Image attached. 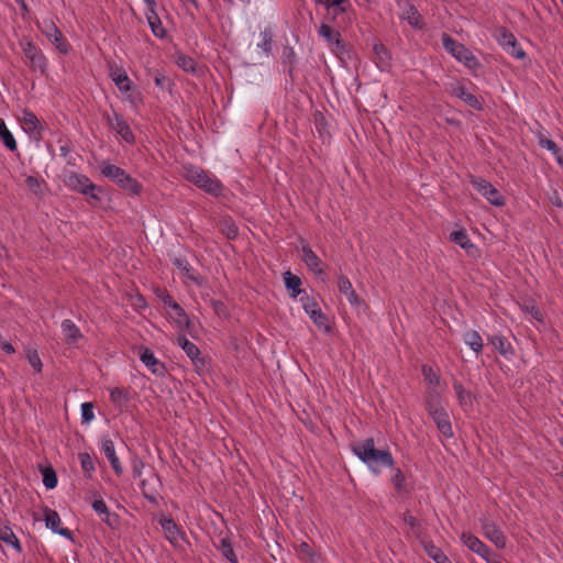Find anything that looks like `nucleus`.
<instances>
[{
	"label": "nucleus",
	"mask_w": 563,
	"mask_h": 563,
	"mask_svg": "<svg viewBox=\"0 0 563 563\" xmlns=\"http://www.w3.org/2000/svg\"><path fill=\"white\" fill-rule=\"evenodd\" d=\"M100 172L104 177L115 183L123 190L132 195L140 194L141 185L121 167L110 163H102L100 165Z\"/></svg>",
	"instance_id": "20e7f679"
},
{
	"label": "nucleus",
	"mask_w": 563,
	"mask_h": 563,
	"mask_svg": "<svg viewBox=\"0 0 563 563\" xmlns=\"http://www.w3.org/2000/svg\"><path fill=\"white\" fill-rule=\"evenodd\" d=\"M390 481L398 494H406L410 490V485L400 468L391 467Z\"/></svg>",
	"instance_id": "bb28decb"
},
{
	"label": "nucleus",
	"mask_w": 563,
	"mask_h": 563,
	"mask_svg": "<svg viewBox=\"0 0 563 563\" xmlns=\"http://www.w3.org/2000/svg\"><path fill=\"white\" fill-rule=\"evenodd\" d=\"M450 240L465 250L470 255L474 256L478 251L463 229L451 232Z\"/></svg>",
	"instance_id": "b1692460"
},
{
	"label": "nucleus",
	"mask_w": 563,
	"mask_h": 563,
	"mask_svg": "<svg viewBox=\"0 0 563 563\" xmlns=\"http://www.w3.org/2000/svg\"><path fill=\"white\" fill-rule=\"evenodd\" d=\"M44 520L46 528L51 529L54 533L70 538V531L66 528H59L62 521L57 511L53 509H45Z\"/></svg>",
	"instance_id": "412c9836"
},
{
	"label": "nucleus",
	"mask_w": 563,
	"mask_h": 563,
	"mask_svg": "<svg viewBox=\"0 0 563 563\" xmlns=\"http://www.w3.org/2000/svg\"><path fill=\"white\" fill-rule=\"evenodd\" d=\"M471 184L490 205L495 207L505 205L504 196L486 179L473 178Z\"/></svg>",
	"instance_id": "1a4fd4ad"
},
{
	"label": "nucleus",
	"mask_w": 563,
	"mask_h": 563,
	"mask_svg": "<svg viewBox=\"0 0 563 563\" xmlns=\"http://www.w3.org/2000/svg\"><path fill=\"white\" fill-rule=\"evenodd\" d=\"M284 283L292 298H297L301 294V279L290 272L284 273Z\"/></svg>",
	"instance_id": "7c9ffc66"
},
{
	"label": "nucleus",
	"mask_w": 563,
	"mask_h": 563,
	"mask_svg": "<svg viewBox=\"0 0 563 563\" xmlns=\"http://www.w3.org/2000/svg\"><path fill=\"white\" fill-rule=\"evenodd\" d=\"M184 175L188 181L210 195L219 196L222 192L220 180L198 166H185Z\"/></svg>",
	"instance_id": "7ed1b4c3"
},
{
	"label": "nucleus",
	"mask_w": 563,
	"mask_h": 563,
	"mask_svg": "<svg viewBox=\"0 0 563 563\" xmlns=\"http://www.w3.org/2000/svg\"><path fill=\"white\" fill-rule=\"evenodd\" d=\"M92 508L96 511V514L101 517L102 521L107 522L108 525H111L108 507L102 499H96L92 503Z\"/></svg>",
	"instance_id": "58836bf2"
},
{
	"label": "nucleus",
	"mask_w": 563,
	"mask_h": 563,
	"mask_svg": "<svg viewBox=\"0 0 563 563\" xmlns=\"http://www.w3.org/2000/svg\"><path fill=\"white\" fill-rule=\"evenodd\" d=\"M318 34L327 42L331 51L335 54L342 53L344 51V44L341 41L339 31L332 29L328 24H321L318 29Z\"/></svg>",
	"instance_id": "4468645a"
},
{
	"label": "nucleus",
	"mask_w": 563,
	"mask_h": 563,
	"mask_svg": "<svg viewBox=\"0 0 563 563\" xmlns=\"http://www.w3.org/2000/svg\"><path fill=\"white\" fill-rule=\"evenodd\" d=\"M399 18L415 29H422V16L410 0H397Z\"/></svg>",
	"instance_id": "9b49d317"
},
{
	"label": "nucleus",
	"mask_w": 563,
	"mask_h": 563,
	"mask_svg": "<svg viewBox=\"0 0 563 563\" xmlns=\"http://www.w3.org/2000/svg\"><path fill=\"white\" fill-rule=\"evenodd\" d=\"M352 451L376 475L380 473L383 466H394L390 451L377 450L373 439H366L353 445Z\"/></svg>",
	"instance_id": "f257e3e1"
},
{
	"label": "nucleus",
	"mask_w": 563,
	"mask_h": 563,
	"mask_svg": "<svg viewBox=\"0 0 563 563\" xmlns=\"http://www.w3.org/2000/svg\"><path fill=\"white\" fill-rule=\"evenodd\" d=\"M42 34L55 46V48L66 55L70 51V45L67 40L63 36L59 29L56 26L52 19H44L36 23Z\"/></svg>",
	"instance_id": "423d86ee"
},
{
	"label": "nucleus",
	"mask_w": 563,
	"mask_h": 563,
	"mask_svg": "<svg viewBox=\"0 0 563 563\" xmlns=\"http://www.w3.org/2000/svg\"><path fill=\"white\" fill-rule=\"evenodd\" d=\"M154 81L155 85L162 89L167 88L169 85L168 78L163 73H156Z\"/></svg>",
	"instance_id": "bf43d9fd"
},
{
	"label": "nucleus",
	"mask_w": 563,
	"mask_h": 563,
	"mask_svg": "<svg viewBox=\"0 0 563 563\" xmlns=\"http://www.w3.org/2000/svg\"><path fill=\"white\" fill-rule=\"evenodd\" d=\"M482 530L484 536L493 542L497 548L503 549L506 545V539L500 529L490 521H484L482 523Z\"/></svg>",
	"instance_id": "6ab92c4d"
},
{
	"label": "nucleus",
	"mask_w": 563,
	"mask_h": 563,
	"mask_svg": "<svg viewBox=\"0 0 563 563\" xmlns=\"http://www.w3.org/2000/svg\"><path fill=\"white\" fill-rule=\"evenodd\" d=\"M442 44L449 54L467 68L476 69L479 66V63L473 53L448 34L442 35Z\"/></svg>",
	"instance_id": "39448f33"
},
{
	"label": "nucleus",
	"mask_w": 563,
	"mask_h": 563,
	"mask_svg": "<svg viewBox=\"0 0 563 563\" xmlns=\"http://www.w3.org/2000/svg\"><path fill=\"white\" fill-rule=\"evenodd\" d=\"M179 267H180L183 271H185V272H186L187 276H188L190 279H192V280H195V282H198L197 277H196V276H194L192 274H190L189 268H188V264H184V265H183V264H179Z\"/></svg>",
	"instance_id": "69168bd1"
},
{
	"label": "nucleus",
	"mask_w": 563,
	"mask_h": 563,
	"mask_svg": "<svg viewBox=\"0 0 563 563\" xmlns=\"http://www.w3.org/2000/svg\"><path fill=\"white\" fill-rule=\"evenodd\" d=\"M338 287H339V290L343 294V295H346L349 294L350 291L353 290V286L350 282V279L345 276H339L338 278Z\"/></svg>",
	"instance_id": "5fc2aeb1"
},
{
	"label": "nucleus",
	"mask_w": 563,
	"mask_h": 563,
	"mask_svg": "<svg viewBox=\"0 0 563 563\" xmlns=\"http://www.w3.org/2000/svg\"><path fill=\"white\" fill-rule=\"evenodd\" d=\"M273 43V32L268 29H265L260 33V42L257 43V47L263 51V53L268 56L272 51Z\"/></svg>",
	"instance_id": "f704fd0d"
},
{
	"label": "nucleus",
	"mask_w": 563,
	"mask_h": 563,
	"mask_svg": "<svg viewBox=\"0 0 563 563\" xmlns=\"http://www.w3.org/2000/svg\"><path fill=\"white\" fill-rule=\"evenodd\" d=\"M177 343L185 351V353L191 361L196 362L199 358V354H200L199 349L197 347L196 344L190 342L186 336L180 335L177 339Z\"/></svg>",
	"instance_id": "473e14b6"
},
{
	"label": "nucleus",
	"mask_w": 563,
	"mask_h": 563,
	"mask_svg": "<svg viewBox=\"0 0 563 563\" xmlns=\"http://www.w3.org/2000/svg\"><path fill=\"white\" fill-rule=\"evenodd\" d=\"M300 553L303 559L308 561V563H317L314 561L313 554L311 553V548L308 543H301L300 544Z\"/></svg>",
	"instance_id": "6e6d98bb"
},
{
	"label": "nucleus",
	"mask_w": 563,
	"mask_h": 563,
	"mask_svg": "<svg viewBox=\"0 0 563 563\" xmlns=\"http://www.w3.org/2000/svg\"><path fill=\"white\" fill-rule=\"evenodd\" d=\"M100 450L107 459L114 457V455H117L114 443L111 439H108V438L101 439Z\"/></svg>",
	"instance_id": "49530a36"
},
{
	"label": "nucleus",
	"mask_w": 563,
	"mask_h": 563,
	"mask_svg": "<svg viewBox=\"0 0 563 563\" xmlns=\"http://www.w3.org/2000/svg\"><path fill=\"white\" fill-rule=\"evenodd\" d=\"M60 328L67 344L76 345L82 339L80 329L71 320L65 319Z\"/></svg>",
	"instance_id": "5701e85b"
},
{
	"label": "nucleus",
	"mask_w": 563,
	"mask_h": 563,
	"mask_svg": "<svg viewBox=\"0 0 563 563\" xmlns=\"http://www.w3.org/2000/svg\"><path fill=\"white\" fill-rule=\"evenodd\" d=\"M0 137L10 151L16 150V142L12 133L7 128V124L3 119H0Z\"/></svg>",
	"instance_id": "72a5a7b5"
},
{
	"label": "nucleus",
	"mask_w": 563,
	"mask_h": 563,
	"mask_svg": "<svg viewBox=\"0 0 563 563\" xmlns=\"http://www.w3.org/2000/svg\"><path fill=\"white\" fill-rule=\"evenodd\" d=\"M453 388H454V391L456 394V397H457L459 402L462 406V408L465 411L471 409L473 407V400H474L473 395L470 391L465 390L464 387L462 386V384L459 382L453 383Z\"/></svg>",
	"instance_id": "c756f323"
},
{
	"label": "nucleus",
	"mask_w": 563,
	"mask_h": 563,
	"mask_svg": "<svg viewBox=\"0 0 563 563\" xmlns=\"http://www.w3.org/2000/svg\"><path fill=\"white\" fill-rule=\"evenodd\" d=\"M142 363L155 375L163 376L165 374L164 364L148 349L143 350L140 355Z\"/></svg>",
	"instance_id": "4be33fe9"
},
{
	"label": "nucleus",
	"mask_w": 563,
	"mask_h": 563,
	"mask_svg": "<svg viewBox=\"0 0 563 563\" xmlns=\"http://www.w3.org/2000/svg\"><path fill=\"white\" fill-rule=\"evenodd\" d=\"M317 2L323 4L327 9H331V4L335 2V0H317Z\"/></svg>",
	"instance_id": "774afa93"
},
{
	"label": "nucleus",
	"mask_w": 563,
	"mask_h": 563,
	"mask_svg": "<svg viewBox=\"0 0 563 563\" xmlns=\"http://www.w3.org/2000/svg\"><path fill=\"white\" fill-rule=\"evenodd\" d=\"M108 460H109L113 471L117 474H121L122 473V466H121V463L119 461V457L117 455H114V457H109Z\"/></svg>",
	"instance_id": "680f3d73"
},
{
	"label": "nucleus",
	"mask_w": 563,
	"mask_h": 563,
	"mask_svg": "<svg viewBox=\"0 0 563 563\" xmlns=\"http://www.w3.org/2000/svg\"><path fill=\"white\" fill-rule=\"evenodd\" d=\"M221 553L222 555L230 562V563H238V558L233 551V548L231 545V543L227 540V539H223L221 541Z\"/></svg>",
	"instance_id": "c03bdc74"
},
{
	"label": "nucleus",
	"mask_w": 563,
	"mask_h": 563,
	"mask_svg": "<svg viewBox=\"0 0 563 563\" xmlns=\"http://www.w3.org/2000/svg\"><path fill=\"white\" fill-rule=\"evenodd\" d=\"M26 358H27V362L30 363V365L32 366V368L36 372H41L42 371V361L40 358V355L36 351L34 350H30L27 351L26 353Z\"/></svg>",
	"instance_id": "3c124183"
},
{
	"label": "nucleus",
	"mask_w": 563,
	"mask_h": 563,
	"mask_svg": "<svg viewBox=\"0 0 563 563\" xmlns=\"http://www.w3.org/2000/svg\"><path fill=\"white\" fill-rule=\"evenodd\" d=\"M167 317L179 330H184L189 325V317L186 311L177 303H173L166 309Z\"/></svg>",
	"instance_id": "a211bd4d"
},
{
	"label": "nucleus",
	"mask_w": 563,
	"mask_h": 563,
	"mask_svg": "<svg viewBox=\"0 0 563 563\" xmlns=\"http://www.w3.org/2000/svg\"><path fill=\"white\" fill-rule=\"evenodd\" d=\"M25 181H26L27 187L33 192H37L40 190L41 185H40V181H38V179L36 177L29 176Z\"/></svg>",
	"instance_id": "052dcab7"
},
{
	"label": "nucleus",
	"mask_w": 563,
	"mask_h": 563,
	"mask_svg": "<svg viewBox=\"0 0 563 563\" xmlns=\"http://www.w3.org/2000/svg\"><path fill=\"white\" fill-rule=\"evenodd\" d=\"M155 294H156L157 298H159L162 300V302L164 303L165 309H168L173 303L176 302L173 299V297L165 289L157 288L155 290Z\"/></svg>",
	"instance_id": "864d4df0"
},
{
	"label": "nucleus",
	"mask_w": 563,
	"mask_h": 563,
	"mask_svg": "<svg viewBox=\"0 0 563 563\" xmlns=\"http://www.w3.org/2000/svg\"><path fill=\"white\" fill-rule=\"evenodd\" d=\"M450 90H451L452 95H454L457 98H460L461 100H463L470 107L475 108V109L481 108V103H479L478 99L476 98V96H474L473 93L467 91L466 88L464 87V85H462L461 82L452 84Z\"/></svg>",
	"instance_id": "a878e982"
},
{
	"label": "nucleus",
	"mask_w": 563,
	"mask_h": 563,
	"mask_svg": "<svg viewBox=\"0 0 563 563\" xmlns=\"http://www.w3.org/2000/svg\"><path fill=\"white\" fill-rule=\"evenodd\" d=\"M19 121L24 132L29 135L38 139L42 135V125L37 117L29 111L23 110L21 115L19 117Z\"/></svg>",
	"instance_id": "f3484780"
},
{
	"label": "nucleus",
	"mask_w": 563,
	"mask_h": 563,
	"mask_svg": "<svg viewBox=\"0 0 563 563\" xmlns=\"http://www.w3.org/2000/svg\"><path fill=\"white\" fill-rule=\"evenodd\" d=\"M109 393L110 401L114 407L120 411L125 410L131 399L129 390L121 387H112L109 389Z\"/></svg>",
	"instance_id": "393cba45"
},
{
	"label": "nucleus",
	"mask_w": 563,
	"mask_h": 563,
	"mask_svg": "<svg viewBox=\"0 0 563 563\" xmlns=\"http://www.w3.org/2000/svg\"><path fill=\"white\" fill-rule=\"evenodd\" d=\"M506 52L518 59H522L526 56L525 51L518 45L517 42L514 43V46L509 47Z\"/></svg>",
	"instance_id": "4d7b16f0"
},
{
	"label": "nucleus",
	"mask_w": 563,
	"mask_h": 563,
	"mask_svg": "<svg viewBox=\"0 0 563 563\" xmlns=\"http://www.w3.org/2000/svg\"><path fill=\"white\" fill-rule=\"evenodd\" d=\"M301 260L306 266L316 275L323 274V268L319 256L308 246L303 245L300 250Z\"/></svg>",
	"instance_id": "aec40b11"
},
{
	"label": "nucleus",
	"mask_w": 563,
	"mask_h": 563,
	"mask_svg": "<svg viewBox=\"0 0 563 563\" xmlns=\"http://www.w3.org/2000/svg\"><path fill=\"white\" fill-rule=\"evenodd\" d=\"M424 551L435 563H451L449 558L433 544H424Z\"/></svg>",
	"instance_id": "c9c22d12"
},
{
	"label": "nucleus",
	"mask_w": 563,
	"mask_h": 563,
	"mask_svg": "<svg viewBox=\"0 0 563 563\" xmlns=\"http://www.w3.org/2000/svg\"><path fill=\"white\" fill-rule=\"evenodd\" d=\"M21 46L25 57L30 60L33 70L45 74L48 62L43 52L32 42H21Z\"/></svg>",
	"instance_id": "9d476101"
},
{
	"label": "nucleus",
	"mask_w": 563,
	"mask_h": 563,
	"mask_svg": "<svg viewBox=\"0 0 563 563\" xmlns=\"http://www.w3.org/2000/svg\"><path fill=\"white\" fill-rule=\"evenodd\" d=\"M109 76L111 80L114 82V85L117 82L124 81V79L129 78L126 71L118 65L110 66Z\"/></svg>",
	"instance_id": "37998d69"
},
{
	"label": "nucleus",
	"mask_w": 563,
	"mask_h": 563,
	"mask_svg": "<svg viewBox=\"0 0 563 563\" xmlns=\"http://www.w3.org/2000/svg\"><path fill=\"white\" fill-rule=\"evenodd\" d=\"M79 461L84 473L88 476H91V474L95 472V462L91 455L86 452L80 453Z\"/></svg>",
	"instance_id": "ea45409f"
},
{
	"label": "nucleus",
	"mask_w": 563,
	"mask_h": 563,
	"mask_svg": "<svg viewBox=\"0 0 563 563\" xmlns=\"http://www.w3.org/2000/svg\"><path fill=\"white\" fill-rule=\"evenodd\" d=\"M43 484L47 489H53L57 486V476L52 468L43 471Z\"/></svg>",
	"instance_id": "a18cd8bd"
},
{
	"label": "nucleus",
	"mask_w": 563,
	"mask_h": 563,
	"mask_svg": "<svg viewBox=\"0 0 563 563\" xmlns=\"http://www.w3.org/2000/svg\"><path fill=\"white\" fill-rule=\"evenodd\" d=\"M516 42H517L516 37L511 33L506 32V31L500 32V34L498 36V43L505 51H507L509 47L514 46V43H516Z\"/></svg>",
	"instance_id": "8fccbe9b"
},
{
	"label": "nucleus",
	"mask_w": 563,
	"mask_h": 563,
	"mask_svg": "<svg viewBox=\"0 0 563 563\" xmlns=\"http://www.w3.org/2000/svg\"><path fill=\"white\" fill-rule=\"evenodd\" d=\"M63 181L68 189L86 196L87 201L92 207H99L101 205L102 188L96 186L86 175L74 170H65Z\"/></svg>",
	"instance_id": "f03ea898"
},
{
	"label": "nucleus",
	"mask_w": 563,
	"mask_h": 563,
	"mask_svg": "<svg viewBox=\"0 0 563 563\" xmlns=\"http://www.w3.org/2000/svg\"><path fill=\"white\" fill-rule=\"evenodd\" d=\"M375 63L380 70H387L390 65V55L388 49L383 44L374 45Z\"/></svg>",
	"instance_id": "cd10ccee"
},
{
	"label": "nucleus",
	"mask_w": 563,
	"mask_h": 563,
	"mask_svg": "<svg viewBox=\"0 0 563 563\" xmlns=\"http://www.w3.org/2000/svg\"><path fill=\"white\" fill-rule=\"evenodd\" d=\"M108 123L110 129L113 130L122 141L129 144L134 143V133L122 115L114 112L112 117H108Z\"/></svg>",
	"instance_id": "ddd939ff"
},
{
	"label": "nucleus",
	"mask_w": 563,
	"mask_h": 563,
	"mask_svg": "<svg viewBox=\"0 0 563 563\" xmlns=\"http://www.w3.org/2000/svg\"><path fill=\"white\" fill-rule=\"evenodd\" d=\"M404 522L407 526H409L411 529H415L417 523H418L417 519L412 515H410V514H406L404 516Z\"/></svg>",
	"instance_id": "0e129e2a"
},
{
	"label": "nucleus",
	"mask_w": 563,
	"mask_h": 563,
	"mask_svg": "<svg viewBox=\"0 0 563 563\" xmlns=\"http://www.w3.org/2000/svg\"><path fill=\"white\" fill-rule=\"evenodd\" d=\"M463 341L475 353H479L483 349V339L477 331H466L463 335Z\"/></svg>",
	"instance_id": "2f4dec72"
},
{
	"label": "nucleus",
	"mask_w": 563,
	"mask_h": 563,
	"mask_svg": "<svg viewBox=\"0 0 563 563\" xmlns=\"http://www.w3.org/2000/svg\"><path fill=\"white\" fill-rule=\"evenodd\" d=\"M496 341L498 343H495L496 347L501 352V353H505V340L503 338H496Z\"/></svg>",
	"instance_id": "338daca9"
},
{
	"label": "nucleus",
	"mask_w": 563,
	"mask_h": 563,
	"mask_svg": "<svg viewBox=\"0 0 563 563\" xmlns=\"http://www.w3.org/2000/svg\"><path fill=\"white\" fill-rule=\"evenodd\" d=\"M81 420L84 423H90L95 419L92 402H84L80 406Z\"/></svg>",
	"instance_id": "09e8293b"
},
{
	"label": "nucleus",
	"mask_w": 563,
	"mask_h": 563,
	"mask_svg": "<svg viewBox=\"0 0 563 563\" xmlns=\"http://www.w3.org/2000/svg\"><path fill=\"white\" fill-rule=\"evenodd\" d=\"M158 523L161 525L165 538L174 545H178L184 540V532L180 527L168 517H161L158 519Z\"/></svg>",
	"instance_id": "dca6fc26"
},
{
	"label": "nucleus",
	"mask_w": 563,
	"mask_h": 563,
	"mask_svg": "<svg viewBox=\"0 0 563 563\" xmlns=\"http://www.w3.org/2000/svg\"><path fill=\"white\" fill-rule=\"evenodd\" d=\"M461 542L472 552L483 558L486 562H490V550L477 537L468 532H463L461 534Z\"/></svg>",
	"instance_id": "2eb2a0df"
},
{
	"label": "nucleus",
	"mask_w": 563,
	"mask_h": 563,
	"mask_svg": "<svg viewBox=\"0 0 563 563\" xmlns=\"http://www.w3.org/2000/svg\"><path fill=\"white\" fill-rule=\"evenodd\" d=\"M347 301L353 306V307H362L364 306L363 301L358 298V296L356 295V292L354 291V289L352 291H350L349 294L345 295Z\"/></svg>",
	"instance_id": "13d9d810"
},
{
	"label": "nucleus",
	"mask_w": 563,
	"mask_h": 563,
	"mask_svg": "<svg viewBox=\"0 0 563 563\" xmlns=\"http://www.w3.org/2000/svg\"><path fill=\"white\" fill-rule=\"evenodd\" d=\"M115 86L123 95L124 101H126L132 109H137L143 103V95L141 90L130 78L124 79V81L117 82Z\"/></svg>",
	"instance_id": "f8f14e48"
},
{
	"label": "nucleus",
	"mask_w": 563,
	"mask_h": 563,
	"mask_svg": "<svg viewBox=\"0 0 563 563\" xmlns=\"http://www.w3.org/2000/svg\"><path fill=\"white\" fill-rule=\"evenodd\" d=\"M176 64L183 68L187 73L196 71V62L194 58L186 56L184 54H178L176 56Z\"/></svg>",
	"instance_id": "4c0bfd02"
},
{
	"label": "nucleus",
	"mask_w": 563,
	"mask_h": 563,
	"mask_svg": "<svg viewBox=\"0 0 563 563\" xmlns=\"http://www.w3.org/2000/svg\"><path fill=\"white\" fill-rule=\"evenodd\" d=\"M0 540L7 545L13 548L18 553L22 552L21 543L10 527H0Z\"/></svg>",
	"instance_id": "c85d7f7f"
},
{
	"label": "nucleus",
	"mask_w": 563,
	"mask_h": 563,
	"mask_svg": "<svg viewBox=\"0 0 563 563\" xmlns=\"http://www.w3.org/2000/svg\"><path fill=\"white\" fill-rule=\"evenodd\" d=\"M439 395L437 393L431 394V399L428 404L430 416L435 422L439 431L445 438L453 435L451 422L448 412L439 406Z\"/></svg>",
	"instance_id": "0eeeda50"
},
{
	"label": "nucleus",
	"mask_w": 563,
	"mask_h": 563,
	"mask_svg": "<svg viewBox=\"0 0 563 563\" xmlns=\"http://www.w3.org/2000/svg\"><path fill=\"white\" fill-rule=\"evenodd\" d=\"M148 24L155 36L163 37L165 35V30L162 26L161 21L156 16H148Z\"/></svg>",
	"instance_id": "603ef678"
},
{
	"label": "nucleus",
	"mask_w": 563,
	"mask_h": 563,
	"mask_svg": "<svg viewBox=\"0 0 563 563\" xmlns=\"http://www.w3.org/2000/svg\"><path fill=\"white\" fill-rule=\"evenodd\" d=\"M352 9V4L349 0H335L331 4V9H328L332 13L333 19H336L340 14H345Z\"/></svg>",
	"instance_id": "e433bc0d"
},
{
	"label": "nucleus",
	"mask_w": 563,
	"mask_h": 563,
	"mask_svg": "<svg viewBox=\"0 0 563 563\" xmlns=\"http://www.w3.org/2000/svg\"><path fill=\"white\" fill-rule=\"evenodd\" d=\"M300 302L305 312L309 316L312 322L323 332L328 333L331 327L328 317L322 312L318 302L310 296L305 295L300 298Z\"/></svg>",
	"instance_id": "6e6552de"
},
{
	"label": "nucleus",
	"mask_w": 563,
	"mask_h": 563,
	"mask_svg": "<svg viewBox=\"0 0 563 563\" xmlns=\"http://www.w3.org/2000/svg\"><path fill=\"white\" fill-rule=\"evenodd\" d=\"M539 143H540L541 147L547 148L548 151L553 153V155L556 157L559 164H561V165L563 164L562 157L560 156V148L553 141L548 140V139H540Z\"/></svg>",
	"instance_id": "de8ad7c7"
},
{
	"label": "nucleus",
	"mask_w": 563,
	"mask_h": 563,
	"mask_svg": "<svg viewBox=\"0 0 563 563\" xmlns=\"http://www.w3.org/2000/svg\"><path fill=\"white\" fill-rule=\"evenodd\" d=\"M422 375L424 380L428 382L430 386L435 387L440 384V376L431 366L423 365Z\"/></svg>",
	"instance_id": "a19ab883"
},
{
	"label": "nucleus",
	"mask_w": 563,
	"mask_h": 563,
	"mask_svg": "<svg viewBox=\"0 0 563 563\" xmlns=\"http://www.w3.org/2000/svg\"><path fill=\"white\" fill-rule=\"evenodd\" d=\"M224 233L229 239H234L238 235V228L233 223H230L224 230Z\"/></svg>",
	"instance_id": "e2e57ef3"
},
{
	"label": "nucleus",
	"mask_w": 563,
	"mask_h": 563,
	"mask_svg": "<svg viewBox=\"0 0 563 563\" xmlns=\"http://www.w3.org/2000/svg\"><path fill=\"white\" fill-rule=\"evenodd\" d=\"M522 310L525 313L529 314L532 320L542 323L543 314L540 309L532 302L525 303L522 306Z\"/></svg>",
	"instance_id": "79ce46f5"
}]
</instances>
